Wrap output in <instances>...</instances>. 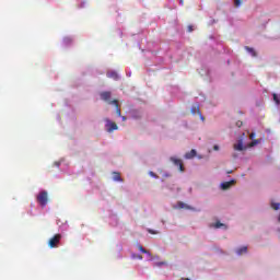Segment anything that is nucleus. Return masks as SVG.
<instances>
[{"mask_svg":"<svg viewBox=\"0 0 280 280\" xmlns=\"http://www.w3.org/2000/svg\"><path fill=\"white\" fill-rule=\"evenodd\" d=\"M178 207H179V209H185V203L178 202Z\"/></svg>","mask_w":280,"mask_h":280,"instance_id":"obj_22","label":"nucleus"},{"mask_svg":"<svg viewBox=\"0 0 280 280\" xmlns=\"http://www.w3.org/2000/svg\"><path fill=\"white\" fill-rule=\"evenodd\" d=\"M201 121H205V116H202V113L199 114Z\"/></svg>","mask_w":280,"mask_h":280,"instance_id":"obj_26","label":"nucleus"},{"mask_svg":"<svg viewBox=\"0 0 280 280\" xmlns=\"http://www.w3.org/2000/svg\"><path fill=\"white\" fill-rule=\"evenodd\" d=\"M101 100H103V102H109L110 101V92H102Z\"/></svg>","mask_w":280,"mask_h":280,"instance_id":"obj_7","label":"nucleus"},{"mask_svg":"<svg viewBox=\"0 0 280 280\" xmlns=\"http://www.w3.org/2000/svg\"><path fill=\"white\" fill-rule=\"evenodd\" d=\"M105 121H106L105 127H106L107 132H114V130H119V127L117 126L116 122H113L108 118H105Z\"/></svg>","mask_w":280,"mask_h":280,"instance_id":"obj_3","label":"nucleus"},{"mask_svg":"<svg viewBox=\"0 0 280 280\" xmlns=\"http://www.w3.org/2000/svg\"><path fill=\"white\" fill-rule=\"evenodd\" d=\"M122 121H126V116H120Z\"/></svg>","mask_w":280,"mask_h":280,"instance_id":"obj_30","label":"nucleus"},{"mask_svg":"<svg viewBox=\"0 0 280 280\" xmlns=\"http://www.w3.org/2000/svg\"><path fill=\"white\" fill-rule=\"evenodd\" d=\"M249 139H255V132H252V133L249 135Z\"/></svg>","mask_w":280,"mask_h":280,"instance_id":"obj_25","label":"nucleus"},{"mask_svg":"<svg viewBox=\"0 0 280 280\" xmlns=\"http://www.w3.org/2000/svg\"><path fill=\"white\" fill-rule=\"evenodd\" d=\"M133 258H136V259H143V256L137 255V256H133Z\"/></svg>","mask_w":280,"mask_h":280,"instance_id":"obj_23","label":"nucleus"},{"mask_svg":"<svg viewBox=\"0 0 280 280\" xmlns=\"http://www.w3.org/2000/svg\"><path fill=\"white\" fill-rule=\"evenodd\" d=\"M188 32H194V26L189 25L188 26Z\"/></svg>","mask_w":280,"mask_h":280,"instance_id":"obj_24","label":"nucleus"},{"mask_svg":"<svg viewBox=\"0 0 280 280\" xmlns=\"http://www.w3.org/2000/svg\"><path fill=\"white\" fill-rule=\"evenodd\" d=\"M245 49L249 52V54H252V56H257V52L255 51V49H253V48H250V47H248V46H246L245 47Z\"/></svg>","mask_w":280,"mask_h":280,"instance_id":"obj_15","label":"nucleus"},{"mask_svg":"<svg viewBox=\"0 0 280 280\" xmlns=\"http://www.w3.org/2000/svg\"><path fill=\"white\" fill-rule=\"evenodd\" d=\"M195 156H196V150L195 149L190 150V152H187L185 154V159H194Z\"/></svg>","mask_w":280,"mask_h":280,"instance_id":"obj_9","label":"nucleus"},{"mask_svg":"<svg viewBox=\"0 0 280 280\" xmlns=\"http://www.w3.org/2000/svg\"><path fill=\"white\" fill-rule=\"evenodd\" d=\"M234 5L240 8V5H242V0H234Z\"/></svg>","mask_w":280,"mask_h":280,"instance_id":"obj_19","label":"nucleus"},{"mask_svg":"<svg viewBox=\"0 0 280 280\" xmlns=\"http://www.w3.org/2000/svg\"><path fill=\"white\" fill-rule=\"evenodd\" d=\"M213 150H220V147L214 145V147H213Z\"/></svg>","mask_w":280,"mask_h":280,"instance_id":"obj_29","label":"nucleus"},{"mask_svg":"<svg viewBox=\"0 0 280 280\" xmlns=\"http://www.w3.org/2000/svg\"><path fill=\"white\" fill-rule=\"evenodd\" d=\"M109 104H113L117 108L119 106V101L114 100V101H110Z\"/></svg>","mask_w":280,"mask_h":280,"instance_id":"obj_18","label":"nucleus"},{"mask_svg":"<svg viewBox=\"0 0 280 280\" xmlns=\"http://www.w3.org/2000/svg\"><path fill=\"white\" fill-rule=\"evenodd\" d=\"M271 207L275 211H279L280 203H271Z\"/></svg>","mask_w":280,"mask_h":280,"instance_id":"obj_17","label":"nucleus"},{"mask_svg":"<svg viewBox=\"0 0 280 280\" xmlns=\"http://www.w3.org/2000/svg\"><path fill=\"white\" fill-rule=\"evenodd\" d=\"M236 253H237V255H244L245 253H248V247L247 246L240 247L236 250Z\"/></svg>","mask_w":280,"mask_h":280,"instance_id":"obj_10","label":"nucleus"},{"mask_svg":"<svg viewBox=\"0 0 280 280\" xmlns=\"http://www.w3.org/2000/svg\"><path fill=\"white\" fill-rule=\"evenodd\" d=\"M60 240H62L61 234H55L49 241L48 246L49 248H58V244H60Z\"/></svg>","mask_w":280,"mask_h":280,"instance_id":"obj_2","label":"nucleus"},{"mask_svg":"<svg viewBox=\"0 0 280 280\" xmlns=\"http://www.w3.org/2000/svg\"><path fill=\"white\" fill-rule=\"evenodd\" d=\"M113 174H114L113 180H116L117 183L124 182V179H121V174H119L118 172H114Z\"/></svg>","mask_w":280,"mask_h":280,"instance_id":"obj_8","label":"nucleus"},{"mask_svg":"<svg viewBox=\"0 0 280 280\" xmlns=\"http://www.w3.org/2000/svg\"><path fill=\"white\" fill-rule=\"evenodd\" d=\"M159 266H165V262H159Z\"/></svg>","mask_w":280,"mask_h":280,"instance_id":"obj_31","label":"nucleus"},{"mask_svg":"<svg viewBox=\"0 0 280 280\" xmlns=\"http://www.w3.org/2000/svg\"><path fill=\"white\" fill-rule=\"evenodd\" d=\"M138 248H139V250H141L144 255H149V257L152 256V254H150V252H148L145 248H143V246L139 245Z\"/></svg>","mask_w":280,"mask_h":280,"instance_id":"obj_12","label":"nucleus"},{"mask_svg":"<svg viewBox=\"0 0 280 280\" xmlns=\"http://www.w3.org/2000/svg\"><path fill=\"white\" fill-rule=\"evenodd\" d=\"M37 202L42 206V207H47V202H48V194L47 190H43L38 194L37 196Z\"/></svg>","mask_w":280,"mask_h":280,"instance_id":"obj_1","label":"nucleus"},{"mask_svg":"<svg viewBox=\"0 0 280 280\" xmlns=\"http://www.w3.org/2000/svg\"><path fill=\"white\" fill-rule=\"evenodd\" d=\"M222 226H224L220 221H218L215 224H214V228L215 229H222Z\"/></svg>","mask_w":280,"mask_h":280,"instance_id":"obj_20","label":"nucleus"},{"mask_svg":"<svg viewBox=\"0 0 280 280\" xmlns=\"http://www.w3.org/2000/svg\"><path fill=\"white\" fill-rule=\"evenodd\" d=\"M149 233H151V235H156V232H154L153 230H149Z\"/></svg>","mask_w":280,"mask_h":280,"instance_id":"obj_27","label":"nucleus"},{"mask_svg":"<svg viewBox=\"0 0 280 280\" xmlns=\"http://www.w3.org/2000/svg\"><path fill=\"white\" fill-rule=\"evenodd\" d=\"M150 175L156 178V174H154V172H150Z\"/></svg>","mask_w":280,"mask_h":280,"instance_id":"obj_28","label":"nucleus"},{"mask_svg":"<svg viewBox=\"0 0 280 280\" xmlns=\"http://www.w3.org/2000/svg\"><path fill=\"white\" fill-rule=\"evenodd\" d=\"M172 163L176 165V167H179V172H185V166H183V160L176 159V158H171Z\"/></svg>","mask_w":280,"mask_h":280,"instance_id":"obj_4","label":"nucleus"},{"mask_svg":"<svg viewBox=\"0 0 280 280\" xmlns=\"http://www.w3.org/2000/svg\"><path fill=\"white\" fill-rule=\"evenodd\" d=\"M235 185V179H232L230 182H224L221 184V189L226 190L231 189V186Z\"/></svg>","mask_w":280,"mask_h":280,"instance_id":"obj_6","label":"nucleus"},{"mask_svg":"<svg viewBox=\"0 0 280 280\" xmlns=\"http://www.w3.org/2000/svg\"><path fill=\"white\" fill-rule=\"evenodd\" d=\"M107 78H113V80H119V75L117 74V72L107 73Z\"/></svg>","mask_w":280,"mask_h":280,"instance_id":"obj_11","label":"nucleus"},{"mask_svg":"<svg viewBox=\"0 0 280 280\" xmlns=\"http://www.w3.org/2000/svg\"><path fill=\"white\" fill-rule=\"evenodd\" d=\"M116 114L118 117H121V109L118 107H116Z\"/></svg>","mask_w":280,"mask_h":280,"instance_id":"obj_21","label":"nucleus"},{"mask_svg":"<svg viewBox=\"0 0 280 280\" xmlns=\"http://www.w3.org/2000/svg\"><path fill=\"white\" fill-rule=\"evenodd\" d=\"M196 113H197L198 115H200V108H199L198 106L191 107V114H192V115H196Z\"/></svg>","mask_w":280,"mask_h":280,"instance_id":"obj_14","label":"nucleus"},{"mask_svg":"<svg viewBox=\"0 0 280 280\" xmlns=\"http://www.w3.org/2000/svg\"><path fill=\"white\" fill-rule=\"evenodd\" d=\"M259 143V140H253L250 143H249V148H255V145H257Z\"/></svg>","mask_w":280,"mask_h":280,"instance_id":"obj_16","label":"nucleus"},{"mask_svg":"<svg viewBox=\"0 0 280 280\" xmlns=\"http://www.w3.org/2000/svg\"><path fill=\"white\" fill-rule=\"evenodd\" d=\"M233 149L236 150L237 152L246 150V148L244 147V141L238 140L237 143L233 145Z\"/></svg>","mask_w":280,"mask_h":280,"instance_id":"obj_5","label":"nucleus"},{"mask_svg":"<svg viewBox=\"0 0 280 280\" xmlns=\"http://www.w3.org/2000/svg\"><path fill=\"white\" fill-rule=\"evenodd\" d=\"M272 97H273V102L277 104V106H279V104H280L279 95H277V93H273Z\"/></svg>","mask_w":280,"mask_h":280,"instance_id":"obj_13","label":"nucleus"}]
</instances>
